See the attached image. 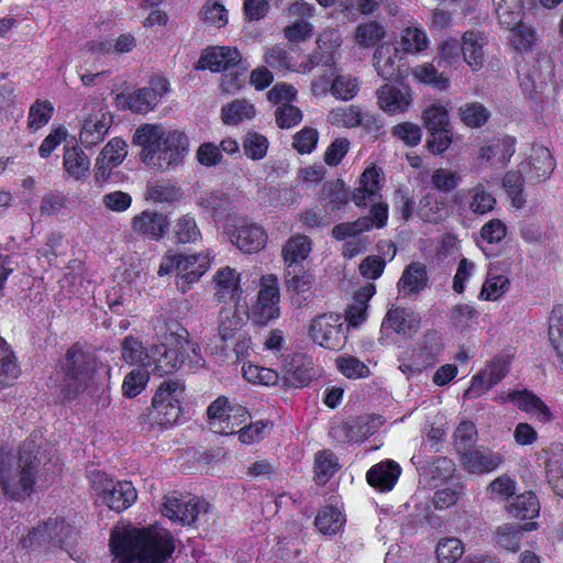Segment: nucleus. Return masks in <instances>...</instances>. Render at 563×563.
I'll use <instances>...</instances> for the list:
<instances>
[{
  "label": "nucleus",
  "instance_id": "774afa93",
  "mask_svg": "<svg viewBox=\"0 0 563 563\" xmlns=\"http://www.w3.org/2000/svg\"><path fill=\"white\" fill-rule=\"evenodd\" d=\"M126 143L122 139L114 137L110 140L99 154L100 162H109L112 166L120 165L125 158Z\"/></svg>",
  "mask_w": 563,
  "mask_h": 563
},
{
  "label": "nucleus",
  "instance_id": "3c124183",
  "mask_svg": "<svg viewBox=\"0 0 563 563\" xmlns=\"http://www.w3.org/2000/svg\"><path fill=\"white\" fill-rule=\"evenodd\" d=\"M20 374L15 356L3 338L0 336V383L9 384Z\"/></svg>",
  "mask_w": 563,
  "mask_h": 563
},
{
  "label": "nucleus",
  "instance_id": "09e8293b",
  "mask_svg": "<svg viewBox=\"0 0 563 563\" xmlns=\"http://www.w3.org/2000/svg\"><path fill=\"white\" fill-rule=\"evenodd\" d=\"M54 107L48 100H35L29 109L27 128L37 131L45 126L52 119Z\"/></svg>",
  "mask_w": 563,
  "mask_h": 563
},
{
  "label": "nucleus",
  "instance_id": "052dcab7",
  "mask_svg": "<svg viewBox=\"0 0 563 563\" xmlns=\"http://www.w3.org/2000/svg\"><path fill=\"white\" fill-rule=\"evenodd\" d=\"M437 559L439 563H455L464 553V545L457 538H444L438 542Z\"/></svg>",
  "mask_w": 563,
  "mask_h": 563
},
{
  "label": "nucleus",
  "instance_id": "69168bd1",
  "mask_svg": "<svg viewBox=\"0 0 563 563\" xmlns=\"http://www.w3.org/2000/svg\"><path fill=\"white\" fill-rule=\"evenodd\" d=\"M477 435L476 427L471 421L461 422L454 431V446L460 455L473 448Z\"/></svg>",
  "mask_w": 563,
  "mask_h": 563
},
{
  "label": "nucleus",
  "instance_id": "2f4dec72",
  "mask_svg": "<svg viewBox=\"0 0 563 563\" xmlns=\"http://www.w3.org/2000/svg\"><path fill=\"white\" fill-rule=\"evenodd\" d=\"M486 38L477 31H466L462 36L461 49L464 60L473 68H481L484 62V45Z\"/></svg>",
  "mask_w": 563,
  "mask_h": 563
},
{
  "label": "nucleus",
  "instance_id": "dca6fc26",
  "mask_svg": "<svg viewBox=\"0 0 563 563\" xmlns=\"http://www.w3.org/2000/svg\"><path fill=\"white\" fill-rule=\"evenodd\" d=\"M376 96L379 108L391 115L407 111L412 101L410 88L407 86L385 84L376 91Z\"/></svg>",
  "mask_w": 563,
  "mask_h": 563
},
{
  "label": "nucleus",
  "instance_id": "e2e57ef3",
  "mask_svg": "<svg viewBox=\"0 0 563 563\" xmlns=\"http://www.w3.org/2000/svg\"><path fill=\"white\" fill-rule=\"evenodd\" d=\"M412 73L419 81L437 89L444 90L449 86V78L440 74L432 64L419 65L413 68Z\"/></svg>",
  "mask_w": 563,
  "mask_h": 563
},
{
  "label": "nucleus",
  "instance_id": "39448f33",
  "mask_svg": "<svg viewBox=\"0 0 563 563\" xmlns=\"http://www.w3.org/2000/svg\"><path fill=\"white\" fill-rule=\"evenodd\" d=\"M184 393L185 384L180 379H166L161 383L152 400L151 413L157 424L168 427L177 422Z\"/></svg>",
  "mask_w": 563,
  "mask_h": 563
},
{
  "label": "nucleus",
  "instance_id": "1a4fd4ad",
  "mask_svg": "<svg viewBox=\"0 0 563 563\" xmlns=\"http://www.w3.org/2000/svg\"><path fill=\"white\" fill-rule=\"evenodd\" d=\"M76 538L74 527L64 520L48 519L42 526L34 528L21 540L24 549H32L36 545L52 544L62 549L70 547Z\"/></svg>",
  "mask_w": 563,
  "mask_h": 563
},
{
  "label": "nucleus",
  "instance_id": "6e6552de",
  "mask_svg": "<svg viewBox=\"0 0 563 563\" xmlns=\"http://www.w3.org/2000/svg\"><path fill=\"white\" fill-rule=\"evenodd\" d=\"M210 505L206 500L190 498L186 500L175 494L166 496L163 505V515L183 525L201 527L209 523Z\"/></svg>",
  "mask_w": 563,
  "mask_h": 563
},
{
  "label": "nucleus",
  "instance_id": "f704fd0d",
  "mask_svg": "<svg viewBox=\"0 0 563 563\" xmlns=\"http://www.w3.org/2000/svg\"><path fill=\"white\" fill-rule=\"evenodd\" d=\"M547 461V478L553 492L563 497V446L553 444Z\"/></svg>",
  "mask_w": 563,
  "mask_h": 563
},
{
  "label": "nucleus",
  "instance_id": "2eb2a0df",
  "mask_svg": "<svg viewBox=\"0 0 563 563\" xmlns=\"http://www.w3.org/2000/svg\"><path fill=\"white\" fill-rule=\"evenodd\" d=\"M132 229L135 233L154 241L165 238L169 229L168 217L156 210H144L132 219Z\"/></svg>",
  "mask_w": 563,
  "mask_h": 563
},
{
  "label": "nucleus",
  "instance_id": "393cba45",
  "mask_svg": "<svg viewBox=\"0 0 563 563\" xmlns=\"http://www.w3.org/2000/svg\"><path fill=\"white\" fill-rule=\"evenodd\" d=\"M401 473L400 466L394 461H385L373 465L367 474L368 484L380 490H390Z\"/></svg>",
  "mask_w": 563,
  "mask_h": 563
},
{
  "label": "nucleus",
  "instance_id": "f3484780",
  "mask_svg": "<svg viewBox=\"0 0 563 563\" xmlns=\"http://www.w3.org/2000/svg\"><path fill=\"white\" fill-rule=\"evenodd\" d=\"M230 239L240 251L252 254L261 251L266 245L267 234L256 223H243L232 231Z\"/></svg>",
  "mask_w": 563,
  "mask_h": 563
},
{
  "label": "nucleus",
  "instance_id": "6e6d98bb",
  "mask_svg": "<svg viewBox=\"0 0 563 563\" xmlns=\"http://www.w3.org/2000/svg\"><path fill=\"white\" fill-rule=\"evenodd\" d=\"M525 178L520 170H509L503 178V186L511 198L512 206L520 209L525 206L526 199L522 194Z\"/></svg>",
  "mask_w": 563,
  "mask_h": 563
},
{
  "label": "nucleus",
  "instance_id": "5fc2aeb1",
  "mask_svg": "<svg viewBox=\"0 0 563 563\" xmlns=\"http://www.w3.org/2000/svg\"><path fill=\"white\" fill-rule=\"evenodd\" d=\"M122 358L131 364H141L142 368H147L146 361L148 360V350H145L142 343L134 336H126L121 344Z\"/></svg>",
  "mask_w": 563,
  "mask_h": 563
},
{
  "label": "nucleus",
  "instance_id": "c756f323",
  "mask_svg": "<svg viewBox=\"0 0 563 563\" xmlns=\"http://www.w3.org/2000/svg\"><path fill=\"white\" fill-rule=\"evenodd\" d=\"M312 242L310 238L303 234L290 236L282 249V256L285 267L303 265L311 252Z\"/></svg>",
  "mask_w": 563,
  "mask_h": 563
},
{
  "label": "nucleus",
  "instance_id": "b1692460",
  "mask_svg": "<svg viewBox=\"0 0 563 563\" xmlns=\"http://www.w3.org/2000/svg\"><path fill=\"white\" fill-rule=\"evenodd\" d=\"M313 376L311 361L306 355L297 353L288 362L284 378L289 387L301 388L308 386Z\"/></svg>",
  "mask_w": 563,
  "mask_h": 563
},
{
  "label": "nucleus",
  "instance_id": "864d4df0",
  "mask_svg": "<svg viewBox=\"0 0 563 563\" xmlns=\"http://www.w3.org/2000/svg\"><path fill=\"white\" fill-rule=\"evenodd\" d=\"M462 181V175L449 168H437L431 174L432 188L444 194L455 190Z\"/></svg>",
  "mask_w": 563,
  "mask_h": 563
},
{
  "label": "nucleus",
  "instance_id": "de8ad7c7",
  "mask_svg": "<svg viewBox=\"0 0 563 563\" xmlns=\"http://www.w3.org/2000/svg\"><path fill=\"white\" fill-rule=\"evenodd\" d=\"M222 120L225 124H238L255 115L252 103L244 99H238L222 108Z\"/></svg>",
  "mask_w": 563,
  "mask_h": 563
},
{
  "label": "nucleus",
  "instance_id": "6ab92c4d",
  "mask_svg": "<svg viewBox=\"0 0 563 563\" xmlns=\"http://www.w3.org/2000/svg\"><path fill=\"white\" fill-rule=\"evenodd\" d=\"M314 282L312 274H310L305 265H295L285 267V284L288 291L296 295L292 300L301 306L311 295V287Z\"/></svg>",
  "mask_w": 563,
  "mask_h": 563
},
{
  "label": "nucleus",
  "instance_id": "aec40b11",
  "mask_svg": "<svg viewBox=\"0 0 563 563\" xmlns=\"http://www.w3.org/2000/svg\"><path fill=\"white\" fill-rule=\"evenodd\" d=\"M421 319L410 309L393 307L386 313L382 327L394 330L398 334L411 335L420 328Z\"/></svg>",
  "mask_w": 563,
  "mask_h": 563
},
{
  "label": "nucleus",
  "instance_id": "473e14b6",
  "mask_svg": "<svg viewBox=\"0 0 563 563\" xmlns=\"http://www.w3.org/2000/svg\"><path fill=\"white\" fill-rule=\"evenodd\" d=\"M202 234L195 217L189 213L177 218L172 225V241L175 244H196Z\"/></svg>",
  "mask_w": 563,
  "mask_h": 563
},
{
  "label": "nucleus",
  "instance_id": "f03ea898",
  "mask_svg": "<svg viewBox=\"0 0 563 563\" xmlns=\"http://www.w3.org/2000/svg\"><path fill=\"white\" fill-rule=\"evenodd\" d=\"M187 330L165 331L161 334V341L148 349L147 368L159 376L170 374L183 365L190 369L205 366V360L198 343L188 339Z\"/></svg>",
  "mask_w": 563,
  "mask_h": 563
},
{
  "label": "nucleus",
  "instance_id": "5701e85b",
  "mask_svg": "<svg viewBox=\"0 0 563 563\" xmlns=\"http://www.w3.org/2000/svg\"><path fill=\"white\" fill-rule=\"evenodd\" d=\"M399 48L383 44L376 48L373 55V65L377 74L384 80H393L399 77Z\"/></svg>",
  "mask_w": 563,
  "mask_h": 563
},
{
  "label": "nucleus",
  "instance_id": "a211bd4d",
  "mask_svg": "<svg viewBox=\"0 0 563 563\" xmlns=\"http://www.w3.org/2000/svg\"><path fill=\"white\" fill-rule=\"evenodd\" d=\"M461 461L468 473L484 474L495 471L503 463V457L489 449L477 448L463 452Z\"/></svg>",
  "mask_w": 563,
  "mask_h": 563
},
{
  "label": "nucleus",
  "instance_id": "8fccbe9b",
  "mask_svg": "<svg viewBox=\"0 0 563 563\" xmlns=\"http://www.w3.org/2000/svg\"><path fill=\"white\" fill-rule=\"evenodd\" d=\"M459 115L466 126L475 129L488 121L490 112L479 102H470L459 108Z\"/></svg>",
  "mask_w": 563,
  "mask_h": 563
},
{
  "label": "nucleus",
  "instance_id": "20e7f679",
  "mask_svg": "<svg viewBox=\"0 0 563 563\" xmlns=\"http://www.w3.org/2000/svg\"><path fill=\"white\" fill-rule=\"evenodd\" d=\"M100 363L93 352L73 344L59 362L55 386L63 400L75 399L97 384Z\"/></svg>",
  "mask_w": 563,
  "mask_h": 563
},
{
  "label": "nucleus",
  "instance_id": "72a5a7b5",
  "mask_svg": "<svg viewBox=\"0 0 563 563\" xmlns=\"http://www.w3.org/2000/svg\"><path fill=\"white\" fill-rule=\"evenodd\" d=\"M63 165L67 175L76 180L86 178L90 169V159L78 146L66 147Z\"/></svg>",
  "mask_w": 563,
  "mask_h": 563
},
{
  "label": "nucleus",
  "instance_id": "412c9836",
  "mask_svg": "<svg viewBox=\"0 0 563 563\" xmlns=\"http://www.w3.org/2000/svg\"><path fill=\"white\" fill-rule=\"evenodd\" d=\"M429 277L427 267L420 262L408 264L397 284L399 292L406 296L417 295L428 287Z\"/></svg>",
  "mask_w": 563,
  "mask_h": 563
},
{
  "label": "nucleus",
  "instance_id": "7c9ffc66",
  "mask_svg": "<svg viewBox=\"0 0 563 563\" xmlns=\"http://www.w3.org/2000/svg\"><path fill=\"white\" fill-rule=\"evenodd\" d=\"M554 159L547 147H533V153L530 156V162L521 164V169H530L531 175L529 179L532 181H542L547 179L554 169Z\"/></svg>",
  "mask_w": 563,
  "mask_h": 563
},
{
  "label": "nucleus",
  "instance_id": "338daca9",
  "mask_svg": "<svg viewBox=\"0 0 563 563\" xmlns=\"http://www.w3.org/2000/svg\"><path fill=\"white\" fill-rule=\"evenodd\" d=\"M148 371L142 367L134 368L130 372L122 384L123 394L126 397H135L144 389L148 380Z\"/></svg>",
  "mask_w": 563,
  "mask_h": 563
},
{
  "label": "nucleus",
  "instance_id": "9d476101",
  "mask_svg": "<svg viewBox=\"0 0 563 563\" xmlns=\"http://www.w3.org/2000/svg\"><path fill=\"white\" fill-rule=\"evenodd\" d=\"M188 144L186 134L179 131H164L148 157L147 165L162 170L179 165L188 153Z\"/></svg>",
  "mask_w": 563,
  "mask_h": 563
},
{
  "label": "nucleus",
  "instance_id": "7ed1b4c3",
  "mask_svg": "<svg viewBox=\"0 0 563 563\" xmlns=\"http://www.w3.org/2000/svg\"><path fill=\"white\" fill-rule=\"evenodd\" d=\"M38 449L33 441H24L14 457L0 453V486L12 500L21 501L33 492L40 467Z\"/></svg>",
  "mask_w": 563,
  "mask_h": 563
},
{
  "label": "nucleus",
  "instance_id": "4468645a",
  "mask_svg": "<svg viewBox=\"0 0 563 563\" xmlns=\"http://www.w3.org/2000/svg\"><path fill=\"white\" fill-rule=\"evenodd\" d=\"M452 203L460 214L471 211L474 214H486L495 207L496 199L483 184L461 189L452 196Z\"/></svg>",
  "mask_w": 563,
  "mask_h": 563
},
{
  "label": "nucleus",
  "instance_id": "c85d7f7f",
  "mask_svg": "<svg viewBox=\"0 0 563 563\" xmlns=\"http://www.w3.org/2000/svg\"><path fill=\"white\" fill-rule=\"evenodd\" d=\"M236 305L224 307L219 312L218 330L223 343L232 341L235 335L243 332L242 328L245 324L244 312H241Z\"/></svg>",
  "mask_w": 563,
  "mask_h": 563
},
{
  "label": "nucleus",
  "instance_id": "0eeeda50",
  "mask_svg": "<svg viewBox=\"0 0 563 563\" xmlns=\"http://www.w3.org/2000/svg\"><path fill=\"white\" fill-rule=\"evenodd\" d=\"M442 345L437 331L427 332L417 346L406 351L399 358V369L408 376L421 374L437 363Z\"/></svg>",
  "mask_w": 563,
  "mask_h": 563
},
{
  "label": "nucleus",
  "instance_id": "423d86ee",
  "mask_svg": "<svg viewBox=\"0 0 563 563\" xmlns=\"http://www.w3.org/2000/svg\"><path fill=\"white\" fill-rule=\"evenodd\" d=\"M209 261L201 255H183L167 253L159 265L158 275L163 276L172 272L177 275V288L186 292L194 283L208 271Z\"/></svg>",
  "mask_w": 563,
  "mask_h": 563
},
{
  "label": "nucleus",
  "instance_id": "0e129e2a",
  "mask_svg": "<svg viewBox=\"0 0 563 563\" xmlns=\"http://www.w3.org/2000/svg\"><path fill=\"white\" fill-rule=\"evenodd\" d=\"M478 311L471 305L459 303L452 308L451 322L454 328L467 330L477 322Z\"/></svg>",
  "mask_w": 563,
  "mask_h": 563
},
{
  "label": "nucleus",
  "instance_id": "e433bc0d",
  "mask_svg": "<svg viewBox=\"0 0 563 563\" xmlns=\"http://www.w3.org/2000/svg\"><path fill=\"white\" fill-rule=\"evenodd\" d=\"M349 199L350 194L342 179L327 181L322 185L320 200L327 209L331 211L340 210L347 203Z\"/></svg>",
  "mask_w": 563,
  "mask_h": 563
},
{
  "label": "nucleus",
  "instance_id": "c03bdc74",
  "mask_svg": "<svg viewBox=\"0 0 563 563\" xmlns=\"http://www.w3.org/2000/svg\"><path fill=\"white\" fill-rule=\"evenodd\" d=\"M515 153V139L505 136L496 140L492 144L483 146L479 151V157L486 161L497 158V162L505 163L510 159Z\"/></svg>",
  "mask_w": 563,
  "mask_h": 563
},
{
  "label": "nucleus",
  "instance_id": "79ce46f5",
  "mask_svg": "<svg viewBox=\"0 0 563 563\" xmlns=\"http://www.w3.org/2000/svg\"><path fill=\"white\" fill-rule=\"evenodd\" d=\"M503 1L504 0H500L497 3L496 8V12L498 14L500 23L504 24L507 29L515 30V27L517 26L516 31L518 35L522 37L521 41L518 43V47L523 49H530L533 43V32L530 29L526 27L523 24H520L518 15L515 16L511 12L508 11L507 7L504 8V5L501 4Z\"/></svg>",
  "mask_w": 563,
  "mask_h": 563
},
{
  "label": "nucleus",
  "instance_id": "a878e982",
  "mask_svg": "<svg viewBox=\"0 0 563 563\" xmlns=\"http://www.w3.org/2000/svg\"><path fill=\"white\" fill-rule=\"evenodd\" d=\"M216 283V297L220 301L230 300L238 303L242 289L240 287V275L235 269L227 266L220 268L213 278Z\"/></svg>",
  "mask_w": 563,
  "mask_h": 563
},
{
  "label": "nucleus",
  "instance_id": "37998d69",
  "mask_svg": "<svg viewBox=\"0 0 563 563\" xmlns=\"http://www.w3.org/2000/svg\"><path fill=\"white\" fill-rule=\"evenodd\" d=\"M117 101H123L125 108L136 113H146L157 106L155 93L147 91L145 88H141L129 96L119 95Z\"/></svg>",
  "mask_w": 563,
  "mask_h": 563
},
{
  "label": "nucleus",
  "instance_id": "f8f14e48",
  "mask_svg": "<svg viewBox=\"0 0 563 563\" xmlns=\"http://www.w3.org/2000/svg\"><path fill=\"white\" fill-rule=\"evenodd\" d=\"M309 336L314 343L329 350H340L346 342L343 322L335 313L314 317L309 325Z\"/></svg>",
  "mask_w": 563,
  "mask_h": 563
},
{
  "label": "nucleus",
  "instance_id": "4be33fe9",
  "mask_svg": "<svg viewBox=\"0 0 563 563\" xmlns=\"http://www.w3.org/2000/svg\"><path fill=\"white\" fill-rule=\"evenodd\" d=\"M380 174L373 166L366 168L360 177V187L352 194V200L357 207H366L367 202H374L379 196Z\"/></svg>",
  "mask_w": 563,
  "mask_h": 563
},
{
  "label": "nucleus",
  "instance_id": "a19ab883",
  "mask_svg": "<svg viewBox=\"0 0 563 563\" xmlns=\"http://www.w3.org/2000/svg\"><path fill=\"white\" fill-rule=\"evenodd\" d=\"M314 481L318 485L327 484L339 471V463L335 454L330 450L319 451L313 463Z\"/></svg>",
  "mask_w": 563,
  "mask_h": 563
},
{
  "label": "nucleus",
  "instance_id": "a18cd8bd",
  "mask_svg": "<svg viewBox=\"0 0 563 563\" xmlns=\"http://www.w3.org/2000/svg\"><path fill=\"white\" fill-rule=\"evenodd\" d=\"M549 340L563 365V307H553L549 317Z\"/></svg>",
  "mask_w": 563,
  "mask_h": 563
},
{
  "label": "nucleus",
  "instance_id": "ddd939ff",
  "mask_svg": "<svg viewBox=\"0 0 563 563\" xmlns=\"http://www.w3.org/2000/svg\"><path fill=\"white\" fill-rule=\"evenodd\" d=\"M236 68L246 71L247 65L242 59L239 49L231 46H210L206 48L196 65V69H209L212 73L229 71Z\"/></svg>",
  "mask_w": 563,
  "mask_h": 563
},
{
  "label": "nucleus",
  "instance_id": "c9c22d12",
  "mask_svg": "<svg viewBox=\"0 0 563 563\" xmlns=\"http://www.w3.org/2000/svg\"><path fill=\"white\" fill-rule=\"evenodd\" d=\"M109 125L110 120L106 113L86 119L79 134L81 144L91 147L101 142L109 130Z\"/></svg>",
  "mask_w": 563,
  "mask_h": 563
},
{
  "label": "nucleus",
  "instance_id": "13d9d810",
  "mask_svg": "<svg viewBox=\"0 0 563 563\" xmlns=\"http://www.w3.org/2000/svg\"><path fill=\"white\" fill-rule=\"evenodd\" d=\"M268 144L267 137L255 131H249L242 141L244 154L253 161H260L266 156Z\"/></svg>",
  "mask_w": 563,
  "mask_h": 563
},
{
  "label": "nucleus",
  "instance_id": "f257e3e1",
  "mask_svg": "<svg viewBox=\"0 0 563 563\" xmlns=\"http://www.w3.org/2000/svg\"><path fill=\"white\" fill-rule=\"evenodd\" d=\"M110 548L119 563H164L175 551V541L170 532L162 528L131 527L113 530Z\"/></svg>",
  "mask_w": 563,
  "mask_h": 563
},
{
  "label": "nucleus",
  "instance_id": "ea45409f",
  "mask_svg": "<svg viewBox=\"0 0 563 563\" xmlns=\"http://www.w3.org/2000/svg\"><path fill=\"white\" fill-rule=\"evenodd\" d=\"M509 514L518 519H533L539 516L540 504L534 493L526 492L518 495L507 507Z\"/></svg>",
  "mask_w": 563,
  "mask_h": 563
},
{
  "label": "nucleus",
  "instance_id": "9b49d317",
  "mask_svg": "<svg viewBox=\"0 0 563 563\" xmlns=\"http://www.w3.org/2000/svg\"><path fill=\"white\" fill-rule=\"evenodd\" d=\"M92 485L96 489H101L100 498L110 509L120 512L128 509L137 498L136 490L131 482H117L102 472L91 474Z\"/></svg>",
  "mask_w": 563,
  "mask_h": 563
},
{
  "label": "nucleus",
  "instance_id": "603ef678",
  "mask_svg": "<svg viewBox=\"0 0 563 563\" xmlns=\"http://www.w3.org/2000/svg\"><path fill=\"white\" fill-rule=\"evenodd\" d=\"M423 124L428 132L451 129L449 111L439 103L429 106L422 113Z\"/></svg>",
  "mask_w": 563,
  "mask_h": 563
},
{
  "label": "nucleus",
  "instance_id": "4d7b16f0",
  "mask_svg": "<svg viewBox=\"0 0 563 563\" xmlns=\"http://www.w3.org/2000/svg\"><path fill=\"white\" fill-rule=\"evenodd\" d=\"M385 29L377 21L362 23L356 27L355 41L360 46L371 47L385 37Z\"/></svg>",
  "mask_w": 563,
  "mask_h": 563
},
{
  "label": "nucleus",
  "instance_id": "680f3d73",
  "mask_svg": "<svg viewBox=\"0 0 563 563\" xmlns=\"http://www.w3.org/2000/svg\"><path fill=\"white\" fill-rule=\"evenodd\" d=\"M328 118L331 124H341L346 128H354L363 123L362 112L356 106L333 109Z\"/></svg>",
  "mask_w": 563,
  "mask_h": 563
},
{
  "label": "nucleus",
  "instance_id": "bf43d9fd",
  "mask_svg": "<svg viewBox=\"0 0 563 563\" xmlns=\"http://www.w3.org/2000/svg\"><path fill=\"white\" fill-rule=\"evenodd\" d=\"M335 364L340 373L350 379L365 378L371 373L366 364L352 355L339 356Z\"/></svg>",
  "mask_w": 563,
  "mask_h": 563
},
{
  "label": "nucleus",
  "instance_id": "cd10ccee",
  "mask_svg": "<svg viewBox=\"0 0 563 563\" xmlns=\"http://www.w3.org/2000/svg\"><path fill=\"white\" fill-rule=\"evenodd\" d=\"M507 399L522 411L537 413L538 419L542 422H548L552 419L549 407L528 389L514 390L508 394Z\"/></svg>",
  "mask_w": 563,
  "mask_h": 563
},
{
  "label": "nucleus",
  "instance_id": "49530a36",
  "mask_svg": "<svg viewBox=\"0 0 563 563\" xmlns=\"http://www.w3.org/2000/svg\"><path fill=\"white\" fill-rule=\"evenodd\" d=\"M343 515L334 507L328 506L319 511L314 526L323 534H335L344 523Z\"/></svg>",
  "mask_w": 563,
  "mask_h": 563
},
{
  "label": "nucleus",
  "instance_id": "4c0bfd02",
  "mask_svg": "<svg viewBox=\"0 0 563 563\" xmlns=\"http://www.w3.org/2000/svg\"><path fill=\"white\" fill-rule=\"evenodd\" d=\"M197 205L203 212L218 219L224 217L229 211L231 200L229 196L222 191H202L198 197Z\"/></svg>",
  "mask_w": 563,
  "mask_h": 563
},
{
  "label": "nucleus",
  "instance_id": "bb28decb",
  "mask_svg": "<svg viewBox=\"0 0 563 563\" xmlns=\"http://www.w3.org/2000/svg\"><path fill=\"white\" fill-rule=\"evenodd\" d=\"M383 418L377 415H363L343 426L345 438L350 442H358L373 435L383 424Z\"/></svg>",
  "mask_w": 563,
  "mask_h": 563
},
{
  "label": "nucleus",
  "instance_id": "58836bf2",
  "mask_svg": "<svg viewBox=\"0 0 563 563\" xmlns=\"http://www.w3.org/2000/svg\"><path fill=\"white\" fill-rule=\"evenodd\" d=\"M164 130L158 125L144 124L136 129L133 143L142 146V161L147 165L148 157L153 154L155 145L162 139Z\"/></svg>",
  "mask_w": 563,
  "mask_h": 563
}]
</instances>
